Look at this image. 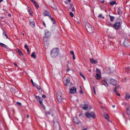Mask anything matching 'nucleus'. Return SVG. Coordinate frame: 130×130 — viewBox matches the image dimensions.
<instances>
[{
    "label": "nucleus",
    "mask_w": 130,
    "mask_h": 130,
    "mask_svg": "<svg viewBox=\"0 0 130 130\" xmlns=\"http://www.w3.org/2000/svg\"><path fill=\"white\" fill-rule=\"evenodd\" d=\"M45 115L48 116V115H49L51 114V112L50 111H45Z\"/></svg>",
    "instance_id": "72a5a7b5"
},
{
    "label": "nucleus",
    "mask_w": 130,
    "mask_h": 130,
    "mask_svg": "<svg viewBox=\"0 0 130 130\" xmlns=\"http://www.w3.org/2000/svg\"><path fill=\"white\" fill-rule=\"evenodd\" d=\"M70 70V69H69V68H68L66 70V71L67 72L69 71Z\"/></svg>",
    "instance_id": "603ef678"
},
{
    "label": "nucleus",
    "mask_w": 130,
    "mask_h": 130,
    "mask_svg": "<svg viewBox=\"0 0 130 130\" xmlns=\"http://www.w3.org/2000/svg\"><path fill=\"white\" fill-rule=\"evenodd\" d=\"M43 14L45 16H49L50 13L48 11H45L44 12Z\"/></svg>",
    "instance_id": "412c9836"
},
{
    "label": "nucleus",
    "mask_w": 130,
    "mask_h": 130,
    "mask_svg": "<svg viewBox=\"0 0 130 130\" xmlns=\"http://www.w3.org/2000/svg\"><path fill=\"white\" fill-rule=\"evenodd\" d=\"M65 80L66 83L64 84V85L65 86H67L69 85L70 80L69 78H67Z\"/></svg>",
    "instance_id": "4468645a"
},
{
    "label": "nucleus",
    "mask_w": 130,
    "mask_h": 130,
    "mask_svg": "<svg viewBox=\"0 0 130 130\" xmlns=\"http://www.w3.org/2000/svg\"><path fill=\"white\" fill-rule=\"evenodd\" d=\"M16 51L22 57L23 56L22 53H21L19 49H16Z\"/></svg>",
    "instance_id": "a211bd4d"
},
{
    "label": "nucleus",
    "mask_w": 130,
    "mask_h": 130,
    "mask_svg": "<svg viewBox=\"0 0 130 130\" xmlns=\"http://www.w3.org/2000/svg\"><path fill=\"white\" fill-rule=\"evenodd\" d=\"M76 91V89L74 87H73L70 89V92L71 93H75Z\"/></svg>",
    "instance_id": "ddd939ff"
},
{
    "label": "nucleus",
    "mask_w": 130,
    "mask_h": 130,
    "mask_svg": "<svg viewBox=\"0 0 130 130\" xmlns=\"http://www.w3.org/2000/svg\"><path fill=\"white\" fill-rule=\"evenodd\" d=\"M93 92H94V93L95 94H96L95 90V87L94 86H93Z\"/></svg>",
    "instance_id": "e433bc0d"
},
{
    "label": "nucleus",
    "mask_w": 130,
    "mask_h": 130,
    "mask_svg": "<svg viewBox=\"0 0 130 130\" xmlns=\"http://www.w3.org/2000/svg\"><path fill=\"white\" fill-rule=\"evenodd\" d=\"M122 8V7H119L118 8L117 12L118 14L121 15L122 14V11L121 10V9Z\"/></svg>",
    "instance_id": "dca6fc26"
},
{
    "label": "nucleus",
    "mask_w": 130,
    "mask_h": 130,
    "mask_svg": "<svg viewBox=\"0 0 130 130\" xmlns=\"http://www.w3.org/2000/svg\"><path fill=\"white\" fill-rule=\"evenodd\" d=\"M101 83L102 85H104L106 87H107L108 86V85L106 81L103 80L102 81Z\"/></svg>",
    "instance_id": "2eb2a0df"
},
{
    "label": "nucleus",
    "mask_w": 130,
    "mask_h": 130,
    "mask_svg": "<svg viewBox=\"0 0 130 130\" xmlns=\"http://www.w3.org/2000/svg\"><path fill=\"white\" fill-rule=\"evenodd\" d=\"M125 70H127L128 69H129V67H126L125 68Z\"/></svg>",
    "instance_id": "4d7b16f0"
},
{
    "label": "nucleus",
    "mask_w": 130,
    "mask_h": 130,
    "mask_svg": "<svg viewBox=\"0 0 130 130\" xmlns=\"http://www.w3.org/2000/svg\"><path fill=\"white\" fill-rule=\"evenodd\" d=\"M110 19L111 21H113L114 19H115V17L113 16H111L110 15H109Z\"/></svg>",
    "instance_id": "393cba45"
},
{
    "label": "nucleus",
    "mask_w": 130,
    "mask_h": 130,
    "mask_svg": "<svg viewBox=\"0 0 130 130\" xmlns=\"http://www.w3.org/2000/svg\"><path fill=\"white\" fill-rule=\"evenodd\" d=\"M109 83L113 85H116V84L117 83V81L116 80L111 79L109 80Z\"/></svg>",
    "instance_id": "6e6552de"
},
{
    "label": "nucleus",
    "mask_w": 130,
    "mask_h": 130,
    "mask_svg": "<svg viewBox=\"0 0 130 130\" xmlns=\"http://www.w3.org/2000/svg\"><path fill=\"white\" fill-rule=\"evenodd\" d=\"M77 23H78V24H79L80 23V22L79 21H77Z\"/></svg>",
    "instance_id": "0e129e2a"
},
{
    "label": "nucleus",
    "mask_w": 130,
    "mask_h": 130,
    "mask_svg": "<svg viewBox=\"0 0 130 130\" xmlns=\"http://www.w3.org/2000/svg\"><path fill=\"white\" fill-rule=\"evenodd\" d=\"M115 87H116L117 89L119 88L120 87V86L119 85H118L117 84H116V85H115Z\"/></svg>",
    "instance_id": "a19ab883"
},
{
    "label": "nucleus",
    "mask_w": 130,
    "mask_h": 130,
    "mask_svg": "<svg viewBox=\"0 0 130 130\" xmlns=\"http://www.w3.org/2000/svg\"><path fill=\"white\" fill-rule=\"evenodd\" d=\"M129 106L128 104L126 105V108L127 114L128 115H129L130 116V110H129Z\"/></svg>",
    "instance_id": "9d476101"
},
{
    "label": "nucleus",
    "mask_w": 130,
    "mask_h": 130,
    "mask_svg": "<svg viewBox=\"0 0 130 130\" xmlns=\"http://www.w3.org/2000/svg\"><path fill=\"white\" fill-rule=\"evenodd\" d=\"M0 45L2 46L5 48H7V46L5 45L3 43L0 42Z\"/></svg>",
    "instance_id": "cd10ccee"
},
{
    "label": "nucleus",
    "mask_w": 130,
    "mask_h": 130,
    "mask_svg": "<svg viewBox=\"0 0 130 130\" xmlns=\"http://www.w3.org/2000/svg\"><path fill=\"white\" fill-rule=\"evenodd\" d=\"M16 103L19 106H21V104L20 102H17Z\"/></svg>",
    "instance_id": "ea45409f"
},
{
    "label": "nucleus",
    "mask_w": 130,
    "mask_h": 130,
    "mask_svg": "<svg viewBox=\"0 0 130 130\" xmlns=\"http://www.w3.org/2000/svg\"><path fill=\"white\" fill-rule=\"evenodd\" d=\"M74 7H72V11L73 12L74 11Z\"/></svg>",
    "instance_id": "6e6d98bb"
},
{
    "label": "nucleus",
    "mask_w": 130,
    "mask_h": 130,
    "mask_svg": "<svg viewBox=\"0 0 130 130\" xmlns=\"http://www.w3.org/2000/svg\"><path fill=\"white\" fill-rule=\"evenodd\" d=\"M88 107V105L87 104H84V106L83 107V109L86 110L87 109Z\"/></svg>",
    "instance_id": "aec40b11"
},
{
    "label": "nucleus",
    "mask_w": 130,
    "mask_h": 130,
    "mask_svg": "<svg viewBox=\"0 0 130 130\" xmlns=\"http://www.w3.org/2000/svg\"><path fill=\"white\" fill-rule=\"evenodd\" d=\"M114 27L116 29H118L120 26V22H116L113 25Z\"/></svg>",
    "instance_id": "423d86ee"
},
{
    "label": "nucleus",
    "mask_w": 130,
    "mask_h": 130,
    "mask_svg": "<svg viewBox=\"0 0 130 130\" xmlns=\"http://www.w3.org/2000/svg\"><path fill=\"white\" fill-rule=\"evenodd\" d=\"M50 19L52 21V23L53 24H55V20L52 17H50Z\"/></svg>",
    "instance_id": "7c9ffc66"
},
{
    "label": "nucleus",
    "mask_w": 130,
    "mask_h": 130,
    "mask_svg": "<svg viewBox=\"0 0 130 130\" xmlns=\"http://www.w3.org/2000/svg\"><path fill=\"white\" fill-rule=\"evenodd\" d=\"M52 4H53V5L52 6V7L53 8V9L55 10H57V7L56 6H55L54 5V3L52 2Z\"/></svg>",
    "instance_id": "b1692460"
},
{
    "label": "nucleus",
    "mask_w": 130,
    "mask_h": 130,
    "mask_svg": "<svg viewBox=\"0 0 130 130\" xmlns=\"http://www.w3.org/2000/svg\"><path fill=\"white\" fill-rule=\"evenodd\" d=\"M70 6L71 8H72V6H73V4H72L70 3Z\"/></svg>",
    "instance_id": "8fccbe9b"
},
{
    "label": "nucleus",
    "mask_w": 130,
    "mask_h": 130,
    "mask_svg": "<svg viewBox=\"0 0 130 130\" xmlns=\"http://www.w3.org/2000/svg\"><path fill=\"white\" fill-rule=\"evenodd\" d=\"M129 94L128 93H126V95L125 98L126 99H128L129 96Z\"/></svg>",
    "instance_id": "c9c22d12"
},
{
    "label": "nucleus",
    "mask_w": 130,
    "mask_h": 130,
    "mask_svg": "<svg viewBox=\"0 0 130 130\" xmlns=\"http://www.w3.org/2000/svg\"><path fill=\"white\" fill-rule=\"evenodd\" d=\"M73 121L74 122L76 123H78V119L76 118H75L73 119Z\"/></svg>",
    "instance_id": "a878e982"
},
{
    "label": "nucleus",
    "mask_w": 130,
    "mask_h": 130,
    "mask_svg": "<svg viewBox=\"0 0 130 130\" xmlns=\"http://www.w3.org/2000/svg\"><path fill=\"white\" fill-rule=\"evenodd\" d=\"M69 14L71 17H73L74 16V14L72 12H70L69 13Z\"/></svg>",
    "instance_id": "4c0bfd02"
},
{
    "label": "nucleus",
    "mask_w": 130,
    "mask_h": 130,
    "mask_svg": "<svg viewBox=\"0 0 130 130\" xmlns=\"http://www.w3.org/2000/svg\"><path fill=\"white\" fill-rule=\"evenodd\" d=\"M8 16L9 17H10L11 16V15L10 14H8Z\"/></svg>",
    "instance_id": "e2e57ef3"
},
{
    "label": "nucleus",
    "mask_w": 130,
    "mask_h": 130,
    "mask_svg": "<svg viewBox=\"0 0 130 130\" xmlns=\"http://www.w3.org/2000/svg\"><path fill=\"white\" fill-rule=\"evenodd\" d=\"M85 114L86 117L87 118H90L91 117L93 118H94L95 117V114L93 112L90 113L86 112Z\"/></svg>",
    "instance_id": "20e7f679"
},
{
    "label": "nucleus",
    "mask_w": 130,
    "mask_h": 130,
    "mask_svg": "<svg viewBox=\"0 0 130 130\" xmlns=\"http://www.w3.org/2000/svg\"><path fill=\"white\" fill-rule=\"evenodd\" d=\"M13 64H14V65H15V66H17H17H18V65H17V64L16 63H13Z\"/></svg>",
    "instance_id": "bf43d9fd"
},
{
    "label": "nucleus",
    "mask_w": 130,
    "mask_h": 130,
    "mask_svg": "<svg viewBox=\"0 0 130 130\" xmlns=\"http://www.w3.org/2000/svg\"><path fill=\"white\" fill-rule=\"evenodd\" d=\"M59 50L58 48H54L51 51V55L52 57H55L57 56L59 52Z\"/></svg>",
    "instance_id": "f03ea898"
},
{
    "label": "nucleus",
    "mask_w": 130,
    "mask_h": 130,
    "mask_svg": "<svg viewBox=\"0 0 130 130\" xmlns=\"http://www.w3.org/2000/svg\"><path fill=\"white\" fill-rule=\"evenodd\" d=\"M73 58L74 60H75V56L74 55H73Z\"/></svg>",
    "instance_id": "09e8293b"
},
{
    "label": "nucleus",
    "mask_w": 130,
    "mask_h": 130,
    "mask_svg": "<svg viewBox=\"0 0 130 130\" xmlns=\"http://www.w3.org/2000/svg\"><path fill=\"white\" fill-rule=\"evenodd\" d=\"M36 54L35 52H33L31 54V56L33 57L34 58H35L36 57Z\"/></svg>",
    "instance_id": "c85d7f7f"
},
{
    "label": "nucleus",
    "mask_w": 130,
    "mask_h": 130,
    "mask_svg": "<svg viewBox=\"0 0 130 130\" xmlns=\"http://www.w3.org/2000/svg\"><path fill=\"white\" fill-rule=\"evenodd\" d=\"M80 74L83 77V78L84 79V80H85V78L84 75H83V74L81 73H80Z\"/></svg>",
    "instance_id": "58836bf2"
},
{
    "label": "nucleus",
    "mask_w": 130,
    "mask_h": 130,
    "mask_svg": "<svg viewBox=\"0 0 130 130\" xmlns=\"http://www.w3.org/2000/svg\"><path fill=\"white\" fill-rule=\"evenodd\" d=\"M98 17L100 18H102L103 19H104V17L102 16V14H100L98 16Z\"/></svg>",
    "instance_id": "f704fd0d"
},
{
    "label": "nucleus",
    "mask_w": 130,
    "mask_h": 130,
    "mask_svg": "<svg viewBox=\"0 0 130 130\" xmlns=\"http://www.w3.org/2000/svg\"><path fill=\"white\" fill-rule=\"evenodd\" d=\"M27 118H29V116L28 115H27Z\"/></svg>",
    "instance_id": "680f3d73"
},
{
    "label": "nucleus",
    "mask_w": 130,
    "mask_h": 130,
    "mask_svg": "<svg viewBox=\"0 0 130 130\" xmlns=\"http://www.w3.org/2000/svg\"><path fill=\"white\" fill-rule=\"evenodd\" d=\"M35 86L37 88V90H39L41 89V87L40 86H38L36 84H35Z\"/></svg>",
    "instance_id": "bb28decb"
},
{
    "label": "nucleus",
    "mask_w": 130,
    "mask_h": 130,
    "mask_svg": "<svg viewBox=\"0 0 130 130\" xmlns=\"http://www.w3.org/2000/svg\"><path fill=\"white\" fill-rule=\"evenodd\" d=\"M3 35H4L6 37V38L7 39H8V37L7 36V35L4 32H4L3 34Z\"/></svg>",
    "instance_id": "79ce46f5"
},
{
    "label": "nucleus",
    "mask_w": 130,
    "mask_h": 130,
    "mask_svg": "<svg viewBox=\"0 0 130 130\" xmlns=\"http://www.w3.org/2000/svg\"><path fill=\"white\" fill-rule=\"evenodd\" d=\"M42 97L43 98L45 99L46 98V96L45 95L43 94L42 95Z\"/></svg>",
    "instance_id": "a18cd8bd"
},
{
    "label": "nucleus",
    "mask_w": 130,
    "mask_h": 130,
    "mask_svg": "<svg viewBox=\"0 0 130 130\" xmlns=\"http://www.w3.org/2000/svg\"><path fill=\"white\" fill-rule=\"evenodd\" d=\"M96 74H101V72L100 70L97 68L96 69Z\"/></svg>",
    "instance_id": "5701e85b"
},
{
    "label": "nucleus",
    "mask_w": 130,
    "mask_h": 130,
    "mask_svg": "<svg viewBox=\"0 0 130 130\" xmlns=\"http://www.w3.org/2000/svg\"><path fill=\"white\" fill-rule=\"evenodd\" d=\"M36 98L37 99V101H38L39 102L40 104L43 106L42 101L43 100L42 98H40L38 96H36Z\"/></svg>",
    "instance_id": "39448f33"
},
{
    "label": "nucleus",
    "mask_w": 130,
    "mask_h": 130,
    "mask_svg": "<svg viewBox=\"0 0 130 130\" xmlns=\"http://www.w3.org/2000/svg\"><path fill=\"white\" fill-rule=\"evenodd\" d=\"M70 53L71 54L73 55H74V52L73 51H71L70 52Z\"/></svg>",
    "instance_id": "49530a36"
},
{
    "label": "nucleus",
    "mask_w": 130,
    "mask_h": 130,
    "mask_svg": "<svg viewBox=\"0 0 130 130\" xmlns=\"http://www.w3.org/2000/svg\"><path fill=\"white\" fill-rule=\"evenodd\" d=\"M30 25L32 27H34L35 26V23L33 19H31L30 20Z\"/></svg>",
    "instance_id": "1a4fd4ad"
},
{
    "label": "nucleus",
    "mask_w": 130,
    "mask_h": 130,
    "mask_svg": "<svg viewBox=\"0 0 130 130\" xmlns=\"http://www.w3.org/2000/svg\"><path fill=\"white\" fill-rule=\"evenodd\" d=\"M79 92L80 93H83V92L82 91V90H80L79 91Z\"/></svg>",
    "instance_id": "13d9d810"
},
{
    "label": "nucleus",
    "mask_w": 130,
    "mask_h": 130,
    "mask_svg": "<svg viewBox=\"0 0 130 130\" xmlns=\"http://www.w3.org/2000/svg\"><path fill=\"white\" fill-rule=\"evenodd\" d=\"M117 88H116V87H115L114 89L113 90V91L115 92V93L117 95L119 96H120V94L119 93H118V92L117 91Z\"/></svg>",
    "instance_id": "4be33fe9"
},
{
    "label": "nucleus",
    "mask_w": 130,
    "mask_h": 130,
    "mask_svg": "<svg viewBox=\"0 0 130 130\" xmlns=\"http://www.w3.org/2000/svg\"><path fill=\"white\" fill-rule=\"evenodd\" d=\"M34 4L35 5V7H36V8L37 9L39 7V5L36 2H35V3Z\"/></svg>",
    "instance_id": "473e14b6"
},
{
    "label": "nucleus",
    "mask_w": 130,
    "mask_h": 130,
    "mask_svg": "<svg viewBox=\"0 0 130 130\" xmlns=\"http://www.w3.org/2000/svg\"><path fill=\"white\" fill-rule=\"evenodd\" d=\"M29 13L30 15H32V11H30Z\"/></svg>",
    "instance_id": "3c124183"
},
{
    "label": "nucleus",
    "mask_w": 130,
    "mask_h": 130,
    "mask_svg": "<svg viewBox=\"0 0 130 130\" xmlns=\"http://www.w3.org/2000/svg\"><path fill=\"white\" fill-rule=\"evenodd\" d=\"M112 107L113 108H114L115 107V105H112Z\"/></svg>",
    "instance_id": "69168bd1"
},
{
    "label": "nucleus",
    "mask_w": 130,
    "mask_h": 130,
    "mask_svg": "<svg viewBox=\"0 0 130 130\" xmlns=\"http://www.w3.org/2000/svg\"><path fill=\"white\" fill-rule=\"evenodd\" d=\"M128 40H125L124 41L123 43V46L126 47L128 46Z\"/></svg>",
    "instance_id": "f8f14e48"
},
{
    "label": "nucleus",
    "mask_w": 130,
    "mask_h": 130,
    "mask_svg": "<svg viewBox=\"0 0 130 130\" xmlns=\"http://www.w3.org/2000/svg\"><path fill=\"white\" fill-rule=\"evenodd\" d=\"M24 47L26 49H27V48H29L28 47L27 45L26 44L25 45Z\"/></svg>",
    "instance_id": "37998d69"
},
{
    "label": "nucleus",
    "mask_w": 130,
    "mask_h": 130,
    "mask_svg": "<svg viewBox=\"0 0 130 130\" xmlns=\"http://www.w3.org/2000/svg\"><path fill=\"white\" fill-rule=\"evenodd\" d=\"M43 25H44V26L45 27H46L45 24V23L44 22V21L43 22Z\"/></svg>",
    "instance_id": "864d4df0"
},
{
    "label": "nucleus",
    "mask_w": 130,
    "mask_h": 130,
    "mask_svg": "<svg viewBox=\"0 0 130 130\" xmlns=\"http://www.w3.org/2000/svg\"><path fill=\"white\" fill-rule=\"evenodd\" d=\"M82 130H87V128H86L83 129Z\"/></svg>",
    "instance_id": "774afa93"
},
{
    "label": "nucleus",
    "mask_w": 130,
    "mask_h": 130,
    "mask_svg": "<svg viewBox=\"0 0 130 130\" xmlns=\"http://www.w3.org/2000/svg\"><path fill=\"white\" fill-rule=\"evenodd\" d=\"M31 83L33 85L35 86V84L33 82V81L32 80V79H31Z\"/></svg>",
    "instance_id": "c03bdc74"
},
{
    "label": "nucleus",
    "mask_w": 130,
    "mask_h": 130,
    "mask_svg": "<svg viewBox=\"0 0 130 130\" xmlns=\"http://www.w3.org/2000/svg\"><path fill=\"white\" fill-rule=\"evenodd\" d=\"M85 26L87 31L90 33H92L94 31V28L88 23H86Z\"/></svg>",
    "instance_id": "7ed1b4c3"
},
{
    "label": "nucleus",
    "mask_w": 130,
    "mask_h": 130,
    "mask_svg": "<svg viewBox=\"0 0 130 130\" xmlns=\"http://www.w3.org/2000/svg\"><path fill=\"white\" fill-rule=\"evenodd\" d=\"M105 118L107 120L108 122H110V121L109 120V117L108 116L107 114H106L105 116Z\"/></svg>",
    "instance_id": "c756f323"
},
{
    "label": "nucleus",
    "mask_w": 130,
    "mask_h": 130,
    "mask_svg": "<svg viewBox=\"0 0 130 130\" xmlns=\"http://www.w3.org/2000/svg\"><path fill=\"white\" fill-rule=\"evenodd\" d=\"M34 4L35 2H36L34 1V0H30Z\"/></svg>",
    "instance_id": "5fc2aeb1"
},
{
    "label": "nucleus",
    "mask_w": 130,
    "mask_h": 130,
    "mask_svg": "<svg viewBox=\"0 0 130 130\" xmlns=\"http://www.w3.org/2000/svg\"><path fill=\"white\" fill-rule=\"evenodd\" d=\"M57 96L58 101L59 103H63L66 101V99L63 98V95L61 92H58Z\"/></svg>",
    "instance_id": "f257e3e1"
},
{
    "label": "nucleus",
    "mask_w": 130,
    "mask_h": 130,
    "mask_svg": "<svg viewBox=\"0 0 130 130\" xmlns=\"http://www.w3.org/2000/svg\"><path fill=\"white\" fill-rule=\"evenodd\" d=\"M45 37L46 38H49L51 35V33L47 30H45Z\"/></svg>",
    "instance_id": "0eeeda50"
},
{
    "label": "nucleus",
    "mask_w": 130,
    "mask_h": 130,
    "mask_svg": "<svg viewBox=\"0 0 130 130\" xmlns=\"http://www.w3.org/2000/svg\"><path fill=\"white\" fill-rule=\"evenodd\" d=\"M126 70V72L127 73H129V72L127 71V70Z\"/></svg>",
    "instance_id": "052dcab7"
},
{
    "label": "nucleus",
    "mask_w": 130,
    "mask_h": 130,
    "mask_svg": "<svg viewBox=\"0 0 130 130\" xmlns=\"http://www.w3.org/2000/svg\"><path fill=\"white\" fill-rule=\"evenodd\" d=\"M95 77L97 79H99L101 77V74H96L95 75Z\"/></svg>",
    "instance_id": "6ab92c4d"
},
{
    "label": "nucleus",
    "mask_w": 130,
    "mask_h": 130,
    "mask_svg": "<svg viewBox=\"0 0 130 130\" xmlns=\"http://www.w3.org/2000/svg\"><path fill=\"white\" fill-rule=\"evenodd\" d=\"M54 130H60V127L58 123H57L56 126L54 124Z\"/></svg>",
    "instance_id": "9b49d317"
},
{
    "label": "nucleus",
    "mask_w": 130,
    "mask_h": 130,
    "mask_svg": "<svg viewBox=\"0 0 130 130\" xmlns=\"http://www.w3.org/2000/svg\"><path fill=\"white\" fill-rule=\"evenodd\" d=\"M116 3V2L115 1H113L110 2V4L111 5H113Z\"/></svg>",
    "instance_id": "2f4dec72"
},
{
    "label": "nucleus",
    "mask_w": 130,
    "mask_h": 130,
    "mask_svg": "<svg viewBox=\"0 0 130 130\" xmlns=\"http://www.w3.org/2000/svg\"><path fill=\"white\" fill-rule=\"evenodd\" d=\"M82 114L80 113V114H79V116H82Z\"/></svg>",
    "instance_id": "338daca9"
},
{
    "label": "nucleus",
    "mask_w": 130,
    "mask_h": 130,
    "mask_svg": "<svg viewBox=\"0 0 130 130\" xmlns=\"http://www.w3.org/2000/svg\"><path fill=\"white\" fill-rule=\"evenodd\" d=\"M26 49H27V51L28 53L29 54V53H30V51H29V48H27Z\"/></svg>",
    "instance_id": "de8ad7c7"
},
{
    "label": "nucleus",
    "mask_w": 130,
    "mask_h": 130,
    "mask_svg": "<svg viewBox=\"0 0 130 130\" xmlns=\"http://www.w3.org/2000/svg\"><path fill=\"white\" fill-rule=\"evenodd\" d=\"M90 62L92 63L95 64L98 62V60H94L93 58H90Z\"/></svg>",
    "instance_id": "f3484780"
}]
</instances>
